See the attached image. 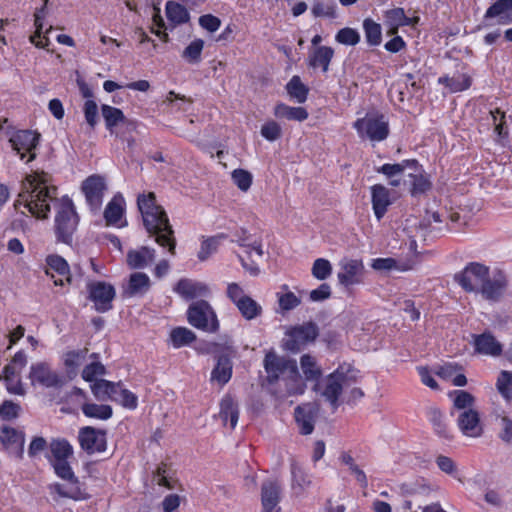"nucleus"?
<instances>
[{"label":"nucleus","instance_id":"29","mask_svg":"<svg viewBox=\"0 0 512 512\" xmlns=\"http://www.w3.org/2000/svg\"><path fill=\"white\" fill-rule=\"evenodd\" d=\"M151 286L150 278L143 272L132 273L129 277L124 293L129 297L145 295Z\"/></svg>","mask_w":512,"mask_h":512},{"label":"nucleus","instance_id":"5","mask_svg":"<svg viewBox=\"0 0 512 512\" xmlns=\"http://www.w3.org/2000/svg\"><path fill=\"white\" fill-rule=\"evenodd\" d=\"M79 224V216L76 212L73 201L64 196L55 215L54 232L56 241L72 245L74 233Z\"/></svg>","mask_w":512,"mask_h":512},{"label":"nucleus","instance_id":"59","mask_svg":"<svg viewBox=\"0 0 512 512\" xmlns=\"http://www.w3.org/2000/svg\"><path fill=\"white\" fill-rule=\"evenodd\" d=\"M312 276L319 280L324 281L332 274V264L328 259L317 258L311 268Z\"/></svg>","mask_w":512,"mask_h":512},{"label":"nucleus","instance_id":"64","mask_svg":"<svg viewBox=\"0 0 512 512\" xmlns=\"http://www.w3.org/2000/svg\"><path fill=\"white\" fill-rule=\"evenodd\" d=\"M260 133L267 141L274 142L281 137L282 129L276 121L269 120L262 125Z\"/></svg>","mask_w":512,"mask_h":512},{"label":"nucleus","instance_id":"1","mask_svg":"<svg viewBox=\"0 0 512 512\" xmlns=\"http://www.w3.org/2000/svg\"><path fill=\"white\" fill-rule=\"evenodd\" d=\"M137 206L141 213L143 224L151 237L161 247L167 248L172 255L175 254L176 239L169 218L162 206L156 203L155 194H139Z\"/></svg>","mask_w":512,"mask_h":512},{"label":"nucleus","instance_id":"2","mask_svg":"<svg viewBox=\"0 0 512 512\" xmlns=\"http://www.w3.org/2000/svg\"><path fill=\"white\" fill-rule=\"evenodd\" d=\"M55 195L56 188L47 185L44 173L30 174L22 181L15 206L23 205L35 217L45 219L51 211L50 202Z\"/></svg>","mask_w":512,"mask_h":512},{"label":"nucleus","instance_id":"16","mask_svg":"<svg viewBox=\"0 0 512 512\" xmlns=\"http://www.w3.org/2000/svg\"><path fill=\"white\" fill-rule=\"evenodd\" d=\"M0 442L4 448L18 460L24 457L25 433L4 425L0 430Z\"/></svg>","mask_w":512,"mask_h":512},{"label":"nucleus","instance_id":"30","mask_svg":"<svg viewBox=\"0 0 512 512\" xmlns=\"http://www.w3.org/2000/svg\"><path fill=\"white\" fill-rule=\"evenodd\" d=\"M219 418L224 425L230 421V427L234 429L239 418V407L234 398L230 394H226L220 401Z\"/></svg>","mask_w":512,"mask_h":512},{"label":"nucleus","instance_id":"48","mask_svg":"<svg viewBox=\"0 0 512 512\" xmlns=\"http://www.w3.org/2000/svg\"><path fill=\"white\" fill-rule=\"evenodd\" d=\"M196 335L185 327H176L170 333V340L174 348L187 346L195 341Z\"/></svg>","mask_w":512,"mask_h":512},{"label":"nucleus","instance_id":"7","mask_svg":"<svg viewBox=\"0 0 512 512\" xmlns=\"http://www.w3.org/2000/svg\"><path fill=\"white\" fill-rule=\"evenodd\" d=\"M488 275V266L479 262H470L454 275V280L464 291L478 293Z\"/></svg>","mask_w":512,"mask_h":512},{"label":"nucleus","instance_id":"61","mask_svg":"<svg viewBox=\"0 0 512 512\" xmlns=\"http://www.w3.org/2000/svg\"><path fill=\"white\" fill-rule=\"evenodd\" d=\"M499 393L507 400L512 399V373L509 371H501L497 383Z\"/></svg>","mask_w":512,"mask_h":512},{"label":"nucleus","instance_id":"6","mask_svg":"<svg viewBox=\"0 0 512 512\" xmlns=\"http://www.w3.org/2000/svg\"><path fill=\"white\" fill-rule=\"evenodd\" d=\"M361 139H368L372 142L386 140L390 133L389 122L386 116L379 112L367 113L363 118H358L353 123Z\"/></svg>","mask_w":512,"mask_h":512},{"label":"nucleus","instance_id":"57","mask_svg":"<svg viewBox=\"0 0 512 512\" xmlns=\"http://www.w3.org/2000/svg\"><path fill=\"white\" fill-rule=\"evenodd\" d=\"M15 374H16L15 368L11 364H8L4 367L3 377L5 380V384H6V389L11 394L23 396L25 394V390L22 386V382L20 379H18L16 381L15 386H12V382L14 381Z\"/></svg>","mask_w":512,"mask_h":512},{"label":"nucleus","instance_id":"15","mask_svg":"<svg viewBox=\"0 0 512 512\" xmlns=\"http://www.w3.org/2000/svg\"><path fill=\"white\" fill-rule=\"evenodd\" d=\"M406 178L403 185L409 184V192L412 197L423 195L432 188L429 175L426 174L423 166L418 161L415 166L409 168Z\"/></svg>","mask_w":512,"mask_h":512},{"label":"nucleus","instance_id":"50","mask_svg":"<svg viewBox=\"0 0 512 512\" xmlns=\"http://www.w3.org/2000/svg\"><path fill=\"white\" fill-rule=\"evenodd\" d=\"M290 332L291 336L298 338L305 345L314 341L318 336V328L314 322H306L305 325L296 326Z\"/></svg>","mask_w":512,"mask_h":512},{"label":"nucleus","instance_id":"42","mask_svg":"<svg viewBox=\"0 0 512 512\" xmlns=\"http://www.w3.org/2000/svg\"><path fill=\"white\" fill-rule=\"evenodd\" d=\"M90 387L96 399L103 401L106 398L112 399V396L116 394L115 391L118 387V383L106 379H98L95 380Z\"/></svg>","mask_w":512,"mask_h":512},{"label":"nucleus","instance_id":"38","mask_svg":"<svg viewBox=\"0 0 512 512\" xmlns=\"http://www.w3.org/2000/svg\"><path fill=\"white\" fill-rule=\"evenodd\" d=\"M45 263L47 266V275H50L49 271L52 270L58 275L64 276L68 283L71 282L70 266L62 256L58 254H50L46 257Z\"/></svg>","mask_w":512,"mask_h":512},{"label":"nucleus","instance_id":"21","mask_svg":"<svg viewBox=\"0 0 512 512\" xmlns=\"http://www.w3.org/2000/svg\"><path fill=\"white\" fill-rule=\"evenodd\" d=\"M457 425L463 435L468 437H480L483 433L479 413L474 409L461 412L457 419Z\"/></svg>","mask_w":512,"mask_h":512},{"label":"nucleus","instance_id":"22","mask_svg":"<svg viewBox=\"0 0 512 512\" xmlns=\"http://www.w3.org/2000/svg\"><path fill=\"white\" fill-rule=\"evenodd\" d=\"M173 291L185 300L206 296L209 288L206 284L189 278H181L174 286Z\"/></svg>","mask_w":512,"mask_h":512},{"label":"nucleus","instance_id":"47","mask_svg":"<svg viewBox=\"0 0 512 512\" xmlns=\"http://www.w3.org/2000/svg\"><path fill=\"white\" fill-rule=\"evenodd\" d=\"M116 394L112 396L113 401L118 402L124 408L134 410L138 406V397L130 390L123 388L122 382H117Z\"/></svg>","mask_w":512,"mask_h":512},{"label":"nucleus","instance_id":"10","mask_svg":"<svg viewBox=\"0 0 512 512\" xmlns=\"http://www.w3.org/2000/svg\"><path fill=\"white\" fill-rule=\"evenodd\" d=\"M77 440L81 449L88 455L102 453L107 449L106 430L93 426L81 427L78 431Z\"/></svg>","mask_w":512,"mask_h":512},{"label":"nucleus","instance_id":"28","mask_svg":"<svg viewBox=\"0 0 512 512\" xmlns=\"http://www.w3.org/2000/svg\"><path fill=\"white\" fill-rule=\"evenodd\" d=\"M165 14L171 30L177 26L187 23L190 20V14L187 8L172 0L166 2Z\"/></svg>","mask_w":512,"mask_h":512},{"label":"nucleus","instance_id":"35","mask_svg":"<svg viewBox=\"0 0 512 512\" xmlns=\"http://www.w3.org/2000/svg\"><path fill=\"white\" fill-rule=\"evenodd\" d=\"M101 113L105 121L106 129L110 134H114L115 128L126 121V117L121 109L108 104L101 106Z\"/></svg>","mask_w":512,"mask_h":512},{"label":"nucleus","instance_id":"4","mask_svg":"<svg viewBox=\"0 0 512 512\" xmlns=\"http://www.w3.org/2000/svg\"><path fill=\"white\" fill-rule=\"evenodd\" d=\"M54 473L57 477L69 483V487L65 488L60 483L50 484L48 489L51 494H57L61 498H68L75 501L88 500L91 496L87 492L85 484L81 483L79 478L74 474L68 460L51 462Z\"/></svg>","mask_w":512,"mask_h":512},{"label":"nucleus","instance_id":"62","mask_svg":"<svg viewBox=\"0 0 512 512\" xmlns=\"http://www.w3.org/2000/svg\"><path fill=\"white\" fill-rule=\"evenodd\" d=\"M454 395L453 405L456 409L464 411L472 409V406L475 403V397L470 392L465 390H455Z\"/></svg>","mask_w":512,"mask_h":512},{"label":"nucleus","instance_id":"51","mask_svg":"<svg viewBox=\"0 0 512 512\" xmlns=\"http://www.w3.org/2000/svg\"><path fill=\"white\" fill-rule=\"evenodd\" d=\"M340 461L349 467L350 472L355 476L356 480L362 488H367L368 480L365 472L354 462V458L349 452H342Z\"/></svg>","mask_w":512,"mask_h":512},{"label":"nucleus","instance_id":"27","mask_svg":"<svg viewBox=\"0 0 512 512\" xmlns=\"http://www.w3.org/2000/svg\"><path fill=\"white\" fill-rule=\"evenodd\" d=\"M334 56V49L330 46H318L308 56V66L312 69L320 68L323 73L328 72L329 65Z\"/></svg>","mask_w":512,"mask_h":512},{"label":"nucleus","instance_id":"45","mask_svg":"<svg viewBox=\"0 0 512 512\" xmlns=\"http://www.w3.org/2000/svg\"><path fill=\"white\" fill-rule=\"evenodd\" d=\"M282 290L285 292H277V301L279 305V311L284 316L285 312L295 309L301 303V299L296 296L293 292L288 290L287 285H283Z\"/></svg>","mask_w":512,"mask_h":512},{"label":"nucleus","instance_id":"49","mask_svg":"<svg viewBox=\"0 0 512 512\" xmlns=\"http://www.w3.org/2000/svg\"><path fill=\"white\" fill-rule=\"evenodd\" d=\"M227 235L225 233H219L215 236L209 237L201 243L200 250L198 252V259L200 261H205L208 257L216 252L218 246L221 241L226 239Z\"/></svg>","mask_w":512,"mask_h":512},{"label":"nucleus","instance_id":"24","mask_svg":"<svg viewBox=\"0 0 512 512\" xmlns=\"http://www.w3.org/2000/svg\"><path fill=\"white\" fill-rule=\"evenodd\" d=\"M156 251L148 246L131 249L126 254L127 265L131 269H144L155 261Z\"/></svg>","mask_w":512,"mask_h":512},{"label":"nucleus","instance_id":"23","mask_svg":"<svg viewBox=\"0 0 512 512\" xmlns=\"http://www.w3.org/2000/svg\"><path fill=\"white\" fill-rule=\"evenodd\" d=\"M371 203L375 217L380 221L392 204L389 189L382 184L371 186Z\"/></svg>","mask_w":512,"mask_h":512},{"label":"nucleus","instance_id":"9","mask_svg":"<svg viewBox=\"0 0 512 512\" xmlns=\"http://www.w3.org/2000/svg\"><path fill=\"white\" fill-rule=\"evenodd\" d=\"M28 377L32 386L40 385L44 388L60 389L66 384L65 376L52 370L47 362L32 364Z\"/></svg>","mask_w":512,"mask_h":512},{"label":"nucleus","instance_id":"25","mask_svg":"<svg viewBox=\"0 0 512 512\" xmlns=\"http://www.w3.org/2000/svg\"><path fill=\"white\" fill-rule=\"evenodd\" d=\"M475 351L479 354L498 357L503 354L502 344L490 332L474 335Z\"/></svg>","mask_w":512,"mask_h":512},{"label":"nucleus","instance_id":"19","mask_svg":"<svg viewBox=\"0 0 512 512\" xmlns=\"http://www.w3.org/2000/svg\"><path fill=\"white\" fill-rule=\"evenodd\" d=\"M295 420L302 435H309L314 430L315 421L318 415V407L313 403L299 405L294 411Z\"/></svg>","mask_w":512,"mask_h":512},{"label":"nucleus","instance_id":"11","mask_svg":"<svg viewBox=\"0 0 512 512\" xmlns=\"http://www.w3.org/2000/svg\"><path fill=\"white\" fill-rule=\"evenodd\" d=\"M87 292L88 298L98 312H106L112 308V301L115 297L113 285L104 281H90L87 283Z\"/></svg>","mask_w":512,"mask_h":512},{"label":"nucleus","instance_id":"14","mask_svg":"<svg viewBox=\"0 0 512 512\" xmlns=\"http://www.w3.org/2000/svg\"><path fill=\"white\" fill-rule=\"evenodd\" d=\"M348 379L341 366L326 376V385L321 394L330 403L333 410H336L340 405L339 397L343 387L348 384Z\"/></svg>","mask_w":512,"mask_h":512},{"label":"nucleus","instance_id":"20","mask_svg":"<svg viewBox=\"0 0 512 512\" xmlns=\"http://www.w3.org/2000/svg\"><path fill=\"white\" fill-rule=\"evenodd\" d=\"M282 487L278 480H265L261 484L262 512H272L281 499Z\"/></svg>","mask_w":512,"mask_h":512},{"label":"nucleus","instance_id":"41","mask_svg":"<svg viewBox=\"0 0 512 512\" xmlns=\"http://www.w3.org/2000/svg\"><path fill=\"white\" fill-rule=\"evenodd\" d=\"M386 24L390 27L393 33L397 32L400 27L408 26L411 24V19L406 16L403 8H393L387 10L384 14Z\"/></svg>","mask_w":512,"mask_h":512},{"label":"nucleus","instance_id":"26","mask_svg":"<svg viewBox=\"0 0 512 512\" xmlns=\"http://www.w3.org/2000/svg\"><path fill=\"white\" fill-rule=\"evenodd\" d=\"M300 365L304 375V382L311 381L314 382L313 391L318 392L320 389V378L322 377V369L317 364L316 359L309 355L304 354L300 358Z\"/></svg>","mask_w":512,"mask_h":512},{"label":"nucleus","instance_id":"58","mask_svg":"<svg viewBox=\"0 0 512 512\" xmlns=\"http://www.w3.org/2000/svg\"><path fill=\"white\" fill-rule=\"evenodd\" d=\"M203 47L204 41L195 39L183 50L182 57L190 64H197L201 61Z\"/></svg>","mask_w":512,"mask_h":512},{"label":"nucleus","instance_id":"53","mask_svg":"<svg viewBox=\"0 0 512 512\" xmlns=\"http://www.w3.org/2000/svg\"><path fill=\"white\" fill-rule=\"evenodd\" d=\"M292 474V488L297 490V493L302 492L306 487L311 484V480L303 468L296 462L291 464Z\"/></svg>","mask_w":512,"mask_h":512},{"label":"nucleus","instance_id":"43","mask_svg":"<svg viewBox=\"0 0 512 512\" xmlns=\"http://www.w3.org/2000/svg\"><path fill=\"white\" fill-rule=\"evenodd\" d=\"M366 42L369 46H378L382 42V27L371 18H366L362 23Z\"/></svg>","mask_w":512,"mask_h":512},{"label":"nucleus","instance_id":"31","mask_svg":"<svg viewBox=\"0 0 512 512\" xmlns=\"http://www.w3.org/2000/svg\"><path fill=\"white\" fill-rule=\"evenodd\" d=\"M233 364L230 357L226 354H221L217 358L215 367L211 372V381H215L221 386L229 382L232 377Z\"/></svg>","mask_w":512,"mask_h":512},{"label":"nucleus","instance_id":"39","mask_svg":"<svg viewBox=\"0 0 512 512\" xmlns=\"http://www.w3.org/2000/svg\"><path fill=\"white\" fill-rule=\"evenodd\" d=\"M429 421L433 426L434 432L441 438L451 440L453 437L450 434L447 425L444 422V416L441 410L437 407H431L427 411Z\"/></svg>","mask_w":512,"mask_h":512},{"label":"nucleus","instance_id":"56","mask_svg":"<svg viewBox=\"0 0 512 512\" xmlns=\"http://www.w3.org/2000/svg\"><path fill=\"white\" fill-rule=\"evenodd\" d=\"M314 17L334 19L336 18V4L334 1L323 2L316 0L311 8Z\"/></svg>","mask_w":512,"mask_h":512},{"label":"nucleus","instance_id":"34","mask_svg":"<svg viewBox=\"0 0 512 512\" xmlns=\"http://www.w3.org/2000/svg\"><path fill=\"white\" fill-rule=\"evenodd\" d=\"M273 114L276 118L279 119H287L298 122L305 121L309 114L306 108L304 107H292L285 103H278L275 105Z\"/></svg>","mask_w":512,"mask_h":512},{"label":"nucleus","instance_id":"18","mask_svg":"<svg viewBox=\"0 0 512 512\" xmlns=\"http://www.w3.org/2000/svg\"><path fill=\"white\" fill-rule=\"evenodd\" d=\"M341 270L337 274L338 281L341 285L349 287L361 282L364 272V265L361 260L349 259L340 262Z\"/></svg>","mask_w":512,"mask_h":512},{"label":"nucleus","instance_id":"17","mask_svg":"<svg viewBox=\"0 0 512 512\" xmlns=\"http://www.w3.org/2000/svg\"><path fill=\"white\" fill-rule=\"evenodd\" d=\"M417 164L416 159H404L398 163H385L377 167L375 171L386 177L388 184L392 187H399L403 184V177L406 178L407 170Z\"/></svg>","mask_w":512,"mask_h":512},{"label":"nucleus","instance_id":"8","mask_svg":"<svg viewBox=\"0 0 512 512\" xmlns=\"http://www.w3.org/2000/svg\"><path fill=\"white\" fill-rule=\"evenodd\" d=\"M40 134L32 130H17L14 131L9 142L12 149L20 156L21 160L26 163L33 161L36 158V148L39 145Z\"/></svg>","mask_w":512,"mask_h":512},{"label":"nucleus","instance_id":"52","mask_svg":"<svg viewBox=\"0 0 512 512\" xmlns=\"http://www.w3.org/2000/svg\"><path fill=\"white\" fill-rule=\"evenodd\" d=\"M47 0H45L44 5L38 9L35 13V27L36 31L33 35L30 36V42L34 44L38 48H45L48 44V38H45V42L42 40H38L41 37L42 29H43V20L45 17V9H46Z\"/></svg>","mask_w":512,"mask_h":512},{"label":"nucleus","instance_id":"54","mask_svg":"<svg viewBox=\"0 0 512 512\" xmlns=\"http://www.w3.org/2000/svg\"><path fill=\"white\" fill-rule=\"evenodd\" d=\"M246 320H252L261 315L262 307L251 297L247 296L236 306Z\"/></svg>","mask_w":512,"mask_h":512},{"label":"nucleus","instance_id":"36","mask_svg":"<svg viewBox=\"0 0 512 512\" xmlns=\"http://www.w3.org/2000/svg\"><path fill=\"white\" fill-rule=\"evenodd\" d=\"M506 18L503 23L512 22V0H497L485 12L484 19Z\"/></svg>","mask_w":512,"mask_h":512},{"label":"nucleus","instance_id":"32","mask_svg":"<svg viewBox=\"0 0 512 512\" xmlns=\"http://www.w3.org/2000/svg\"><path fill=\"white\" fill-rule=\"evenodd\" d=\"M52 458L47 456L48 461L57 462L68 460L73 456V446L66 438H53L49 443Z\"/></svg>","mask_w":512,"mask_h":512},{"label":"nucleus","instance_id":"40","mask_svg":"<svg viewBox=\"0 0 512 512\" xmlns=\"http://www.w3.org/2000/svg\"><path fill=\"white\" fill-rule=\"evenodd\" d=\"M83 414L88 418L108 420L113 415V409L107 404L84 403L81 406Z\"/></svg>","mask_w":512,"mask_h":512},{"label":"nucleus","instance_id":"60","mask_svg":"<svg viewBox=\"0 0 512 512\" xmlns=\"http://www.w3.org/2000/svg\"><path fill=\"white\" fill-rule=\"evenodd\" d=\"M371 267L377 271H391V270H400L405 271L410 269L407 266H401L398 261L394 258H375L372 260Z\"/></svg>","mask_w":512,"mask_h":512},{"label":"nucleus","instance_id":"12","mask_svg":"<svg viewBox=\"0 0 512 512\" xmlns=\"http://www.w3.org/2000/svg\"><path fill=\"white\" fill-rule=\"evenodd\" d=\"M508 288V279L502 270H495L491 277L489 275L479 288L478 293L483 299L496 303L505 295Z\"/></svg>","mask_w":512,"mask_h":512},{"label":"nucleus","instance_id":"63","mask_svg":"<svg viewBox=\"0 0 512 512\" xmlns=\"http://www.w3.org/2000/svg\"><path fill=\"white\" fill-rule=\"evenodd\" d=\"M232 180L241 191H248L252 185V174L244 169L238 168L232 172Z\"/></svg>","mask_w":512,"mask_h":512},{"label":"nucleus","instance_id":"3","mask_svg":"<svg viewBox=\"0 0 512 512\" xmlns=\"http://www.w3.org/2000/svg\"><path fill=\"white\" fill-rule=\"evenodd\" d=\"M264 368L267 372V382L275 384L280 376L291 380L294 383L292 391L294 394H303L306 389L302 376L299 373L295 359L279 357L275 352L270 351L265 355Z\"/></svg>","mask_w":512,"mask_h":512},{"label":"nucleus","instance_id":"37","mask_svg":"<svg viewBox=\"0 0 512 512\" xmlns=\"http://www.w3.org/2000/svg\"><path fill=\"white\" fill-rule=\"evenodd\" d=\"M125 201L121 194L115 195L104 210V218L108 224H116L124 214Z\"/></svg>","mask_w":512,"mask_h":512},{"label":"nucleus","instance_id":"46","mask_svg":"<svg viewBox=\"0 0 512 512\" xmlns=\"http://www.w3.org/2000/svg\"><path fill=\"white\" fill-rule=\"evenodd\" d=\"M493 124L495 125L496 141L501 145H505L508 141L509 133L506 127V114L505 112L496 109L491 111Z\"/></svg>","mask_w":512,"mask_h":512},{"label":"nucleus","instance_id":"44","mask_svg":"<svg viewBox=\"0 0 512 512\" xmlns=\"http://www.w3.org/2000/svg\"><path fill=\"white\" fill-rule=\"evenodd\" d=\"M286 91L291 98L300 104L307 100L309 94V88L302 83L297 75L293 76L286 84Z\"/></svg>","mask_w":512,"mask_h":512},{"label":"nucleus","instance_id":"33","mask_svg":"<svg viewBox=\"0 0 512 512\" xmlns=\"http://www.w3.org/2000/svg\"><path fill=\"white\" fill-rule=\"evenodd\" d=\"M187 320H217V315L209 302L198 300L190 304Z\"/></svg>","mask_w":512,"mask_h":512},{"label":"nucleus","instance_id":"13","mask_svg":"<svg viewBox=\"0 0 512 512\" xmlns=\"http://www.w3.org/2000/svg\"><path fill=\"white\" fill-rule=\"evenodd\" d=\"M81 189L90 209L92 211L99 210L107 190L105 177L98 174L91 175L83 181Z\"/></svg>","mask_w":512,"mask_h":512},{"label":"nucleus","instance_id":"55","mask_svg":"<svg viewBox=\"0 0 512 512\" xmlns=\"http://www.w3.org/2000/svg\"><path fill=\"white\" fill-rule=\"evenodd\" d=\"M361 40L360 33L357 29L344 27L335 34V41L345 46H356Z\"/></svg>","mask_w":512,"mask_h":512}]
</instances>
